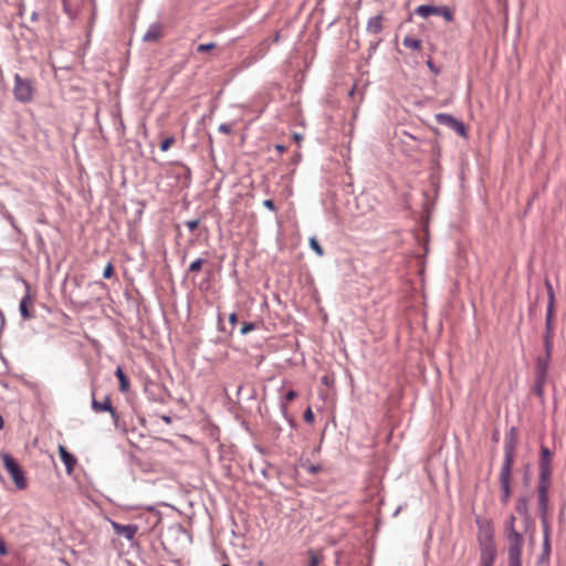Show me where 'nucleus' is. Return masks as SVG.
Segmentation results:
<instances>
[{"label": "nucleus", "instance_id": "obj_1", "mask_svg": "<svg viewBox=\"0 0 566 566\" xmlns=\"http://www.w3.org/2000/svg\"><path fill=\"white\" fill-rule=\"evenodd\" d=\"M552 461L553 453L547 448L541 447V457H539V475H538V494H548L549 481L552 475Z\"/></svg>", "mask_w": 566, "mask_h": 566}, {"label": "nucleus", "instance_id": "obj_2", "mask_svg": "<svg viewBox=\"0 0 566 566\" xmlns=\"http://www.w3.org/2000/svg\"><path fill=\"white\" fill-rule=\"evenodd\" d=\"M14 85H13V96L14 98L23 104H28L33 99L34 96V83L29 77H22L20 74L15 73L13 76Z\"/></svg>", "mask_w": 566, "mask_h": 566}, {"label": "nucleus", "instance_id": "obj_3", "mask_svg": "<svg viewBox=\"0 0 566 566\" xmlns=\"http://www.w3.org/2000/svg\"><path fill=\"white\" fill-rule=\"evenodd\" d=\"M509 566H522L523 536L515 528L507 533Z\"/></svg>", "mask_w": 566, "mask_h": 566}, {"label": "nucleus", "instance_id": "obj_4", "mask_svg": "<svg viewBox=\"0 0 566 566\" xmlns=\"http://www.w3.org/2000/svg\"><path fill=\"white\" fill-rule=\"evenodd\" d=\"M2 460L4 468L12 478V481L15 484V486L19 490H24L28 486V480L21 467L15 462V460L11 455L7 453L2 454Z\"/></svg>", "mask_w": 566, "mask_h": 566}, {"label": "nucleus", "instance_id": "obj_5", "mask_svg": "<svg viewBox=\"0 0 566 566\" xmlns=\"http://www.w3.org/2000/svg\"><path fill=\"white\" fill-rule=\"evenodd\" d=\"M415 13L422 19H428L430 15H440L447 22L454 20L453 12L448 6L421 4L415 9Z\"/></svg>", "mask_w": 566, "mask_h": 566}, {"label": "nucleus", "instance_id": "obj_6", "mask_svg": "<svg viewBox=\"0 0 566 566\" xmlns=\"http://www.w3.org/2000/svg\"><path fill=\"white\" fill-rule=\"evenodd\" d=\"M516 446H517V430L515 427H512L505 436L504 459H503L502 468L513 469Z\"/></svg>", "mask_w": 566, "mask_h": 566}, {"label": "nucleus", "instance_id": "obj_7", "mask_svg": "<svg viewBox=\"0 0 566 566\" xmlns=\"http://www.w3.org/2000/svg\"><path fill=\"white\" fill-rule=\"evenodd\" d=\"M434 118H436L438 124L443 125V126L450 128L451 130H453L458 135H460L462 137L467 136L465 125L462 122L458 120L451 114L439 113V114H436Z\"/></svg>", "mask_w": 566, "mask_h": 566}, {"label": "nucleus", "instance_id": "obj_8", "mask_svg": "<svg viewBox=\"0 0 566 566\" xmlns=\"http://www.w3.org/2000/svg\"><path fill=\"white\" fill-rule=\"evenodd\" d=\"M548 503H549L548 494H538V511H539V517H541V522H542V526H543V535H544V538L549 539Z\"/></svg>", "mask_w": 566, "mask_h": 566}, {"label": "nucleus", "instance_id": "obj_9", "mask_svg": "<svg viewBox=\"0 0 566 566\" xmlns=\"http://www.w3.org/2000/svg\"><path fill=\"white\" fill-rule=\"evenodd\" d=\"M511 475L512 469L501 468L500 485H501V502L506 505L511 497Z\"/></svg>", "mask_w": 566, "mask_h": 566}, {"label": "nucleus", "instance_id": "obj_10", "mask_svg": "<svg viewBox=\"0 0 566 566\" xmlns=\"http://www.w3.org/2000/svg\"><path fill=\"white\" fill-rule=\"evenodd\" d=\"M112 528L116 535L125 537L130 543V546L135 545L134 541L138 532V526L136 524L123 525L113 521Z\"/></svg>", "mask_w": 566, "mask_h": 566}, {"label": "nucleus", "instance_id": "obj_11", "mask_svg": "<svg viewBox=\"0 0 566 566\" xmlns=\"http://www.w3.org/2000/svg\"><path fill=\"white\" fill-rule=\"evenodd\" d=\"M22 282H23L24 287H25V294H24V296L20 301L19 311H20L21 316L24 319H31L34 315L29 310V305L32 303V297H31V294H30V285H29V283L25 280H22Z\"/></svg>", "mask_w": 566, "mask_h": 566}, {"label": "nucleus", "instance_id": "obj_12", "mask_svg": "<svg viewBox=\"0 0 566 566\" xmlns=\"http://www.w3.org/2000/svg\"><path fill=\"white\" fill-rule=\"evenodd\" d=\"M481 563L493 565L496 557V549L491 538L481 544Z\"/></svg>", "mask_w": 566, "mask_h": 566}, {"label": "nucleus", "instance_id": "obj_13", "mask_svg": "<svg viewBox=\"0 0 566 566\" xmlns=\"http://www.w3.org/2000/svg\"><path fill=\"white\" fill-rule=\"evenodd\" d=\"M551 358L547 356H538L536 358V378L547 379Z\"/></svg>", "mask_w": 566, "mask_h": 566}, {"label": "nucleus", "instance_id": "obj_14", "mask_svg": "<svg viewBox=\"0 0 566 566\" xmlns=\"http://www.w3.org/2000/svg\"><path fill=\"white\" fill-rule=\"evenodd\" d=\"M92 395L93 399L91 407L93 411H95L96 413L113 411V406L111 402V398L108 396H106L103 401H97L94 397V391L92 392Z\"/></svg>", "mask_w": 566, "mask_h": 566}, {"label": "nucleus", "instance_id": "obj_15", "mask_svg": "<svg viewBox=\"0 0 566 566\" xmlns=\"http://www.w3.org/2000/svg\"><path fill=\"white\" fill-rule=\"evenodd\" d=\"M59 453H60L61 461L64 463L66 471L70 473L76 464L75 457L73 454H71L66 450V448L63 446L59 447Z\"/></svg>", "mask_w": 566, "mask_h": 566}, {"label": "nucleus", "instance_id": "obj_16", "mask_svg": "<svg viewBox=\"0 0 566 566\" xmlns=\"http://www.w3.org/2000/svg\"><path fill=\"white\" fill-rule=\"evenodd\" d=\"M366 30L369 33L378 34L382 31V14H377L369 18Z\"/></svg>", "mask_w": 566, "mask_h": 566}, {"label": "nucleus", "instance_id": "obj_17", "mask_svg": "<svg viewBox=\"0 0 566 566\" xmlns=\"http://www.w3.org/2000/svg\"><path fill=\"white\" fill-rule=\"evenodd\" d=\"M161 35V24L160 23H151L143 36L145 42H154L157 41Z\"/></svg>", "mask_w": 566, "mask_h": 566}, {"label": "nucleus", "instance_id": "obj_18", "mask_svg": "<svg viewBox=\"0 0 566 566\" xmlns=\"http://www.w3.org/2000/svg\"><path fill=\"white\" fill-rule=\"evenodd\" d=\"M545 286L547 289V294H548V304H547L546 315H554L555 292H554L552 283L548 280H546Z\"/></svg>", "mask_w": 566, "mask_h": 566}, {"label": "nucleus", "instance_id": "obj_19", "mask_svg": "<svg viewBox=\"0 0 566 566\" xmlns=\"http://www.w3.org/2000/svg\"><path fill=\"white\" fill-rule=\"evenodd\" d=\"M115 376L119 381V390L126 392L129 389V380L120 366L116 368Z\"/></svg>", "mask_w": 566, "mask_h": 566}, {"label": "nucleus", "instance_id": "obj_20", "mask_svg": "<svg viewBox=\"0 0 566 566\" xmlns=\"http://www.w3.org/2000/svg\"><path fill=\"white\" fill-rule=\"evenodd\" d=\"M517 513L525 520L530 518L528 500L527 497H520L516 503Z\"/></svg>", "mask_w": 566, "mask_h": 566}, {"label": "nucleus", "instance_id": "obj_21", "mask_svg": "<svg viewBox=\"0 0 566 566\" xmlns=\"http://www.w3.org/2000/svg\"><path fill=\"white\" fill-rule=\"evenodd\" d=\"M553 319H554V315L545 316V332L543 335V339H553V337H554Z\"/></svg>", "mask_w": 566, "mask_h": 566}, {"label": "nucleus", "instance_id": "obj_22", "mask_svg": "<svg viewBox=\"0 0 566 566\" xmlns=\"http://www.w3.org/2000/svg\"><path fill=\"white\" fill-rule=\"evenodd\" d=\"M403 45L406 48L412 49V50H420L421 49V41L417 38L412 36H406L402 41Z\"/></svg>", "mask_w": 566, "mask_h": 566}, {"label": "nucleus", "instance_id": "obj_23", "mask_svg": "<svg viewBox=\"0 0 566 566\" xmlns=\"http://www.w3.org/2000/svg\"><path fill=\"white\" fill-rule=\"evenodd\" d=\"M547 379H544V378H536L535 377V387H534V391L535 394L538 396V397H543L544 396V386L546 384Z\"/></svg>", "mask_w": 566, "mask_h": 566}, {"label": "nucleus", "instance_id": "obj_24", "mask_svg": "<svg viewBox=\"0 0 566 566\" xmlns=\"http://www.w3.org/2000/svg\"><path fill=\"white\" fill-rule=\"evenodd\" d=\"M551 555V543L548 538H543V552L541 560H547Z\"/></svg>", "mask_w": 566, "mask_h": 566}, {"label": "nucleus", "instance_id": "obj_25", "mask_svg": "<svg viewBox=\"0 0 566 566\" xmlns=\"http://www.w3.org/2000/svg\"><path fill=\"white\" fill-rule=\"evenodd\" d=\"M310 247L317 255L322 256L324 254L323 248L315 238L310 239Z\"/></svg>", "mask_w": 566, "mask_h": 566}, {"label": "nucleus", "instance_id": "obj_26", "mask_svg": "<svg viewBox=\"0 0 566 566\" xmlns=\"http://www.w3.org/2000/svg\"><path fill=\"white\" fill-rule=\"evenodd\" d=\"M544 342V355L543 356H547V357H552V352H553V339H543Z\"/></svg>", "mask_w": 566, "mask_h": 566}, {"label": "nucleus", "instance_id": "obj_27", "mask_svg": "<svg viewBox=\"0 0 566 566\" xmlns=\"http://www.w3.org/2000/svg\"><path fill=\"white\" fill-rule=\"evenodd\" d=\"M214 48H216V43L214 42L202 43V44H199L197 46V52L205 53V52H208L210 50H213Z\"/></svg>", "mask_w": 566, "mask_h": 566}, {"label": "nucleus", "instance_id": "obj_28", "mask_svg": "<svg viewBox=\"0 0 566 566\" xmlns=\"http://www.w3.org/2000/svg\"><path fill=\"white\" fill-rule=\"evenodd\" d=\"M255 329V324L254 323H251V322H245L243 323L241 329H240V334L241 335H247L248 333L252 332Z\"/></svg>", "mask_w": 566, "mask_h": 566}, {"label": "nucleus", "instance_id": "obj_29", "mask_svg": "<svg viewBox=\"0 0 566 566\" xmlns=\"http://www.w3.org/2000/svg\"><path fill=\"white\" fill-rule=\"evenodd\" d=\"M202 264H203V260L199 258V259H197V260H195L193 262L190 263L189 271L190 272H198V271L201 270Z\"/></svg>", "mask_w": 566, "mask_h": 566}, {"label": "nucleus", "instance_id": "obj_30", "mask_svg": "<svg viewBox=\"0 0 566 566\" xmlns=\"http://www.w3.org/2000/svg\"><path fill=\"white\" fill-rule=\"evenodd\" d=\"M303 467L305 468V470L310 473V474H316L318 473L319 471H322V467L319 464H312V463H308V464H303Z\"/></svg>", "mask_w": 566, "mask_h": 566}, {"label": "nucleus", "instance_id": "obj_31", "mask_svg": "<svg viewBox=\"0 0 566 566\" xmlns=\"http://www.w3.org/2000/svg\"><path fill=\"white\" fill-rule=\"evenodd\" d=\"M174 142H175L174 137H167L166 139H164L160 143V150L161 151H167Z\"/></svg>", "mask_w": 566, "mask_h": 566}, {"label": "nucleus", "instance_id": "obj_32", "mask_svg": "<svg viewBox=\"0 0 566 566\" xmlns=\"http://www.w3.org/2000/svg\"><path fill=\"white\" fill-rule=\"evenodd\" d=\"M114 274V266L112 262H108L103 271V277L104 279H111Z\"/></svg>", "mask_w": 566, "mask_h": 566}, {"label": "nucleus", "instance_id": "obj_33", "mask_svg": "<svg viewBox=\"0 0 566 566\" xmlns=\"http://www.w3.org/2000/svg\"><path fill=\"white\" fill-rule=\"evenodd\" d=\"M199 222H200L199 219L188 220V221H186V227L188 228V230L190 232H192L197 229V227L199 226Z\"/></svg>", "mask_w": 566, "mask_h": 566}, {"label": "nucleus", "instance_id": "obj_34", "mask_svg": "<svg viewBox=\"0 0 566 566\" xmlns=\"http://www.w3.org/2000/svg\"><path fill=\"white\" fill-rule=\"evenodd\" d=\"M304 420L308 423L314 421V412L311 407L304 411Z\"/></svg>", "mask_w": 566, "mask_h": 566}, {"label": "nucleus", "instance_id": "obj_35", "mask_svg": "<svg viewBox=\"0 0 566 566\" xmlns=\"http://www.w3.org/2000/svg\"><path fill=\"white\" fill-rule=\"evenodd\" d=\"M218 130L222 134H230L232 132V126L227 123H222L219 125Z\"/></svg>", "mask_w": 566, "mask_h": 566}, {"label": "nucleus", "instance_id": "obj_36", "mask_svg": "<svg viewBox=\"0 0 566 566\" xmlns=\"http://www.w3.org/2000/svg\"><path fill=\"white\" fill-rule=\"evenodd\" d=\"M263 206H264L266 209H269V210H271V211H273V212H275V211H276L275 203H274V201H273L272 199H265V200L263 201Z\"/></svg>", "mask_w": 566, "mask_h": 566}, {"label": "nucleus", "instance_id": "obj_37", "mask_svg": "<svg viewBox=\"0 0 566 566\" xmlns=\"http://www.w3.org/2000/svg\"><path fill=\"white\" fill-rule=\"evenodd\" d=\"M514 523H515V516L514 515H510V517L507 520V524H506L507 533L512 532V528H515Z\"/></svg>", "mask_w": 566, "mask_h": 566}, {"label": "nucleus", "instance_id": "obj_38", "mask_svg": "<svg viewBox=\"0 0 566 566\" xmlns=\"http://www.w3.org/2000/svg\"><path fill=\"white\" fill-rule=\"evenodd\" d=\"M280 410H281V413L284 417V419L290 416L289 412H287V403L285 401H281Z\"/></svg>", "mask_w": 566, "mask_h": 566}, {"label": "nucleus", "instance_id": "obj_39", "mask_svg": "<svg viewBox=\"0 0 566 566\" xmlns=\"http://www.w3.org/2000/svg\"><path fill=\"white\" fill-rule=\"evenodd\" d=\"M296 397H297V392L295 390H289L285 394V400L286 401H291V400L295 399Z\"/></svg>", "mask_w": 566, "mask_h": 566}, {"label": "nucleus", "instance_id": "obj_40", "mask_svg": "<svg viewBox=\"0 0 566 566\" xmlns=\"http://www.w3.org/2000/svg\"><path fill=\"white\" fill-rule=\"evenodd\" d=\"M108 412L111 413V417L113 419L114 426L118 427L119 417H118V413L116 412V410L113 408V411H108Z\"/></svg>", "mask_w": 566, "mask_h": 566}, {"label": "nucleus", "instance_id": "obj_41", "mask_svg": "<svg viewBox=\"0 0 566 566\" xmlns=\"http://www.w3.org/2000/svg\"><path fill=\"white\" fill-rule=\"evenodd\" d=\"M8 554V548L4 541L0 537V555L4 556Z\"/></svg>", "mask_w": 566, "mask_h": 566}, {"label": "nucleus", "instance_id": "obj_42", "mask_svg": "<svg viewBox=\"0 0 566 566\" xmlns=\"http://www.w3.org/2000/svg\"><path fill=\"white\" fill-rule=\"evenodd\" d=\"M310 554H311V559H310L308 566H317L318 557L313 552H311Z\"/></svg>", "mask_w": 566, "mask_h": 566}, {"label": "nucleus", "instance_id": "obj_43", "mask_svg": "<svg viewBox=\"0 0 566 566\" xmlns=\"http://www.w3.org/2000/svg\"><path fill=\"white\" fill-rule=\"evenodd\" d=\"M229 321H230L231 325L234 326L238 322L237 313H231L229 316Z\"/></svg>", "mask_w": 566, "mask_h": 566}, {"label": "nucleus", "instance_id": "obj_44", "mask_svg": "<svg viewBox=\"0 0 566 566\" xmlns=\"http://www.w3.org/2000/svg\"><path fill=\"white\" fill-rule=\"evenodd\" d=\"M427 65H428V67H429L431 71H433L436 74H438V73H439V69H437V67L434 66V64L432 63V61H431V60H429V61L427 62Z\"/></svg>", "mask_w": 566, "mask_h": 566}, {"label": "nucleus", "instance_id": "obj_45", "mask_svg": "<svg viewBox=\"0 0 566 566\" xmlns=\"http://www.w3.org/2000/svg\"><path fill=\"white\" fill-rule=\"evenodd\" d=\"M285 420L289 422V424L292 427V428H295L296 427V423L294 421V419L289 416L287 418H285Z\"/></svg>", "mask_w": 566, "mask_h": 566}, {"label": "nucleus", "instance_id": "obj_46", "mask_svg": "<svg viewBox=\"0 0 566 566\" xmlns=\"http://www.w3.org/2000/svg\"><path fill=\"white\" fill-rule=\"evenodd\" d=\"M275 149H276L279 153H284V151H285V149H286V147H285L284 145L279 144V145H276V146H275Z\"/></svg>", "mask_w": 566, "mask_h": 566}, {"label": "nucleus", "instance_id": "obj_47", "mask_svg": "<svg viewBox=\"0 0 566 566\" xmlns=\"http://www.w3.org/2000/svg\"><path fill=\"white\" fill-rule=\"evenodd\" d=\"M242 63H243L244 67H249L253 63V61L252 60H244Z\"/></svg>", "mask_w": 566, "mask_h": 566}, {"label": "nucleus", "instance_id": "obj_48", "mask_svg": "<svg viewBox=\"0 0 566 566\" xmlns=\"http://www.w3.org/2000/svg\"><path fill=\"white\" fill-rule=\"evenodd\" d=\"M163 421H165L166 423H171V417L169 416H163L161 417Z\"/></svg>", "mask_w": 566, "mask_h": 566}, {"label": "nucleus", "instance_id": "obj_49", "mask_svg": "<svg viewBox=\"0 0 566 566\" xmlns=\"http://www.w3.org/2000/svg\"><path fill=\"white\" fill-rule=\"evenodd\" d=\"M38 19H39L38 12L33 11L32 14H31V20L32 21H36Z\"/></svg>", "mask_w": 566, "mask_h": 566}, {"label": "nucleus", "instance_id": "obj_50", "mask_svg": "<svg viewBox=\"0 0 566 566\" xmlns=\"http://www.w3.org/2000/svg\"><path fill=\"white\" fill-rule=\"evenodd\" d=\"M3 426H4V421H3L2 416L0 415V430L3 428Z\"/></svg>", "mask_w": 566, "mask_h": 566}, {"label": "nucleus", "instance_id": "obj_51", "mask_svg": "<svg viewBox=\"0 0 566 566\" xmlns=\"http://www.w3.org/2000/svg\"><path fill=\"white\" fill-rule=\"evenodd\" d=\"M0 317H1V319H2V324H1V326H3V324H4V317H3V314H2L1 312H0ZM1 328H2V327H0V329H1Z\"/></svg>", "mask_w": 566, "mask_h": 566}, {"label": "nucleus", "instance_id": "obj_52", "mask_svg": "<svg viewBox=\"0 0 566 566\" xmlns=\"http://www.w3.org/2000/svg\"><path fill=\"white\" fill-rule=\"evenodd\" d=\"M275 430H276L277 433H280L282 431V428L280 426H276Z\"/></svg>", "mask_w": 566, "mask_h": 566}, {"label": "nucleus", "instance_id": "obj_53", "mask_svg": "<svg viewBox=\"0 0 566 566\" xmlns=\"http://www.w3.org/2000/svg\"><path fill=\"white\" fill-rule=\"evenodd\" d=\"M399 511H400V507H398V509L396 510V512L394 513V516H397V515L399 514Z\"/></svg>", "mask_w": 566, "mask_h": 566}, {"label": "nucleus", "instance_id": "obj_54", "mask_svg": "<svg viewBox=\"0 0 566 566\" xmlns=\"http://www.w3.org/2000/svg\"><path fill=\"white\" fill-rule=\"evenodd\" d=\"M294 138L298 140L301 139V136L298 134H294Z\"/></svg>", "mask_w": 566, "mask_h": 566}, {"label": "nucleus", "instance_id": "obj_55", "mask_svg": "<svg viewBox=\"0 0 566 566\" xmlns=\"http://www.w3.org/2000/svg\"><path fill=\"white\" fill-rule=\"evenodd\" d=\"M63 2H64V8H65V10L67 11L69 9H67L66 0H63Z\"/></svg>", "mask_w": 566, "mask_h": 566}, {"label": "nucleus", "instance_id": "obj_56", "mask_svg": "<svg viewBox=\"0 0 566 566\" xmlns=\"http://www.w3.org/2000/svg\"><path fill=\"white\" fill-rule=\"evenodd\" d=\"M279 39H280V38H279V34H276V35H275V38H274V41H275V42H277V41H279Z\"/></svg>", "mask_w": 566, "mask_h": 566}, {"label": "nucleus", "instance_id": "obj_57", "mask_svg": "<svg viewBox=\"0 0 566 566\" xmlns=\"http://www.w3.org/2000/svg\"><path fill=\"white\" fill-rule=\"evenodd\" d=\"M482 566H493V565L482 564Z\"/></svg>", "mask_w": 566, "mask_h": 566}, {"label": "nucleus", "instance_id": "obj_58", "mask_svg": "<svg viewBox=\"0 0 566 566\" xmlns=\"http://www.w3.org/2000/svg\"><path fill=\"white\" fill-rule=\"evenodd\" d=\"M222 566H230V565H228V564H223Z\"/></svg>", "mask_w": 566, "mask_h": 566}]
</instances>
